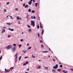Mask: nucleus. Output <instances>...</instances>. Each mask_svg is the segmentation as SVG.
<instances>
[{
    "label": "nucleus",
    "instance_id": "1",
    "mask_svg": "<svg viewBox=\"0 0 73 73\" xmlns=\"http://www.w3.org/2000/svg\"><path fill=\"white\" fill-rule=\"evenodd\" d=\"M11 47V45H9L8 46H7L6 47V49H7V50H9V49H10Z\"/></svg>",
    "mask_w": 73,
    "mask_h": 73
},
{
    "label": "nucleus",
    "instance_id": "2",
    "mask_svg": "<svg viewBox=\"0 0 73 73\" xmlns=\"http://www.w3.org/2000/svg\"><path fill=\"white\" fill-rule=\"evenodd\" d=\"M31 25L33 26V27H35V22L33 21H31Z\"/></svg>",
    "mask_w": 73,
    "mask_h": 73
},
{
    "label": "nucleus",
    "instance_id": "3",
    "mask_svg": "<svg viewBox=\"0 0 73 73\" xmlns=\"http://www.w3.org/2000/svg\"><path fill=\"white\" fill-rule=\"evenodd\" d=\"M53 68L54 69H57V68H58V64H56V65L55 66L53 67Z\"/></svg>",
    "mask_w": 73,
    "mask_h": 73
},
{
    "label": "nucleus",
    "instance_id": "4",
    "mask_svg": "<svg viewBox=\"0 0 73 73\" xmlns=\"http://www.w3.org/2000/svg\"><path fill=\"white\" fill-rule=\"evenodd\" d=\"M16 50V48H15V47H14V48H13L12 49V51L13 52H14Z\"/></svg>",
    "mask_w": 73,
    "mask_h": 73
},
{
    "label": "nucleus",
    "instance_id": "5",
    "mask_svg": "<svg viewBox=\"0 0 73 73\" xmlns=\"http://www.w3.org/2000/svg\"><path fill=\"white\" fill-rule=\"evenodd\" d=\"M5 71H4V72H5V73H6L7 72H9L10 71V70H7L6 68H5Z\"/></svg>",
    "mask_w": 73,
    "mask_h": 73
},
{
    "label": "nucleus",
    "instance_id": "6",
    "mask_svg": "<svg viewBox=\"0 0 73 73\" xmlns=\"http://www.w3.org/2000/svg\"><path fill=\"white\" fill-rule=\"evenodd\" d=\"M5 32V30H4V29H3L2 30V31L1 32V33H4V32Z\"/></svg>",
    "mask_w": 73,
    "mask_h": 73
},
{
    "label": "nucleus",
    "instance_id": "7",
    "mask_svg": "<svg viewBox=\"0 0 73 73\" xmlns=\"http://www.w3.org/2000/svg\"><path fill=\"white\" fill-rule=\"evenodd\" d=\"M42 52H43V53H48V51H43Z\"/></svg>",
    "mask_w": 73,
    "mask_h": 73
},
{
    "label": "nucleus",
    "instance_id": "8",
    "mask_svg": "<svg viewBox=\"0 0 73 73\" xmlns=\"http://www.w3.org/2000/svg\"><path fill=\"white\" fill-rule=\"evenodd\" d=\"M9 29V30H10V31H14V29H11L10 28Z\"/></svg>",
    "mask_w": 73,
    "mask_h": 73
},
{
    "label": "nucleus",
    "instance_id": "9",
    "mask_svg": "<svg viewBox=\"0 0 73 73\" xmlns=\"http://www.w3.org/2000/svg\"><path fill=\"white\" fill-rule=\"evenodd\" d=\"M40 28H43V27H42L41 26V23H40Z\"/></svg>",
    "mask_w": 73,
    "mask_h": 73
},
{
    "label": "nucleus",
    "instance_id": "10",
    "mask_svg": "<svg viewBox=\"0 0 73 73\" xmlns=\"http://www.w3.org/2000/svg\"><path fill=\"white\" fill-rule=\"evenodd\" d=\"M28 5H27L25 6V8H28Z\"/></svg>",
    "mask_w": 73,
    "mask_h": 73
},
{
    "label": "nucleus",
    "instance_id": "11",
    "mask_svg": "<svg viewBox=\"0 0 73 73\" xmlns=\"http://www.w3.org/2000/svg\"><path fill=\"white\" fill-rule=\"evenodd\" d=\"M29 4L30 5H31V4H32V2L30 1L29 3Z\"/></svg>",
    "mask_w": 73,
    "mask_h": 73
},
{
    "label": "nucleus",
    "instance_id": "12",
    "mask_svg": "<svg viewBox=\"0 0 73 73\" xmlns=\"http://www.w3.org/2000/svg\"><path fill=\"white\" fill-rule=\"evenodd\" d=\"M17 53L14 56V57H17Z\"/></svg>",
    "mask_w": 73,
    "mask_h": 73
},
{
    "label": "nucleus",
    "instance_id": "13",
    "mask_svg": "<svg viewBox=\"0 0 73 73\" xmlns=\"http://www.w3.org/2000/svg\"><path fill=\"white\" fill-rule=\"evenodd\" d=\"M31 11V9H29L28 10V12H30Z\"/></svg>",
    "mask_w": 73,
    "mask_h": 73
},
{
    "label": "nucleus",
    "instance_id": "14",
    "mask_svg": "<svg viewBox=\"0 0 73 73\" xmlns=\"http://www.w3.org/2000/svg\"><path fill=\"white\" fill-rule=\"evenodd\" d=\"M58 71V72H61V69H58L57 70Z\"/></svg>",
    "mask_w": 73,
    "mask_h": 73
},
{
    "label": "nucleus",
    "instance_id": "15",
    "mask_svg": "<svg viewBox=\"0 0 73 73\" xmlns=\"http://www.w3.org/2000/svg\"><path fill=\"white\" fill-rule=\"evenodd\" d=\"M35 6L36 7L37 6V5H38V3H35Z\"/></svg>",
    "mask_w": 73,
    "mask_h": 73
},
{
    "label": "nucleus",
    "instance_id": "16",
    "mask_svg": "<svg viewBox=\"0 0 73 73\" xmlns=\"http://www.w3.org/2000/svg\"><path fill=\"white\" fill-rule=\"evenodd\" d=\"M7 25H11V23H7Z\"/></svg>",
    "mask_w": 73,
    "mask_h": 73
},
{
    "label": "nucleus",
    "instance_id": "17",
    "mask_svg": "<svg viewBox=\"0 0 73 73\" xmlns=\"http://www.w3.org/2000/svg\"><path fill=\"white\" fill-rule=\"evenodd\" d=\"M52 72H53L54 73H55V72H56V71L54 70H52Z\"/></svg>",
    "mask_w": 73,
    "mask_h": 73
},
{
    "label": "nucleus",
    "instance_id": "18",
    "mask_svg": "<svg viewBox=\"0 0 73 73\" xmlns=\"http://www.w3.org/2000/svg\"><path fill=\"white\" fill-rule=\"evenodd\" d=\"M22 46V45L21 44H20L19 45V48H20L21 46Z\"/></svg>",
    "mask_w": 73,
    "mask_h": 73
},
{
    "label": "nucleus",
    "instance_id": "19",
    "mask_svg": "<svg viewBox=\"0 0 73 73\" xmlns=\"http://www.w3.org/2000/svg\"><path fill=\"white\" fill-rule=\"evenodd\" d=\"M37 28L38 29H39V28H40V27L39 26V25H38L37 26Z\"/></svg>",
    "mask_w": 73,
    "mask_h": 73
},
{
    "label": "nucleus",
    "instance_id": "20",
    "mask_svg": "<svg viewBox=\"0 0 73 73\" xmlns=\"http://www.w3.org/2000/svg\"><path fill=\"white\" fill-rule=\"evenodd\" d=\"M2 57H3V56H1L0 58V60H1L2 59Z\"/></svg>",
    "mask_w": 73,
    "mask_h": 73
},
{
    "label": "nucleus",
    "instance_id": "21",
    "mask_svg": "<svg viewBox=\"0 0 73 73\" xmlns=\"http://www.w3.org/2000/svg\"><path fill=\"white\" fill-rule=\"evenodd\" d=\"M43 33H44V30H42V35H43Z\"/></svg>",
    "mask_w": 73,
    "mask_h": 73
},
{
    "label": "nucleus",
    "instance_id": "22",
    "mask_svg": "<svg viewBox=\"0 0 73 73\" xmlns=\"http://www.w3.org/2000/svg\"><path fill=\"white\" fill-rule=\"evenodd\" d=\"M44 68H45V69H48V68L46 67H44Z\"/></svg>",
    "mask_w": 73,
    "mask_h": 73
},
{
    "label": "nucleus",
    "instance_id": "23",
    "mask_svg": "<svg viewBox=\"0 0 73 73\" xmlns=\"http://www.w3.org/2000/svg\"><path fill=\"white\" fill-rule=\"evenodd\" d=\"M28 17H29V15H28V14H27V19H28Z\"/></svg>",
    "mask_w": 73,
    "mask_h": 73
},
{
    "label": "nucleus",
    "instance_id": "24",
    "mask_svg": "<svg viewBox=\"0 0 73 73\" xmlns=\"http://www.w3.org/2000/svg\"><path fill=\"white\" fill-rule=\"evenodd\" d=\"M32 57L33 58H35V56H33V54L32 55Z\"/></svg>",
    "mask_w": 73,
    "mask_h": 73
},
{
    "label": "nucleus",
    "instance_id": "25",
    "mask_svg": "<svg viewBox=\"0 0 73 73\" xmlns=\"http://www.w3.org/2000/svg\"><path fill=\"white\" fill-rule=\"evenodd\" d=\"M21 56H20V57L19 58V60L20 61V60H21Z\"/></svg>",
    "mask_w": 73,
    "mask_h": 73
},
{
    "label": "nucleus",
    "instance_id": "26",
    "mask_svg": "<svg viewBox=\"0 0 73 73\" xmlns=\"http://www.w3.org/2000/svg\"><path fill=\"white\" fill-rule=\"evenodd\" d=\"M26 64H27L26 63H24L23 64V66H24L25 65H26Z\"/></svg>",
    "mask_w": 73,
    "mask_h": 73
},
{
    "label": "nucleus",
    "instance_id": "27",
    "mask_svg": "<svg viewBox=\"0 0 73 73\" xmlns=\"http://www.w3.org/2000/svg\"><path fill=\"white\" fill-rule=\"evenodd\" d=\"M38 37H40V34L39 33H38Z\"/></svg>",
    "mask_w": 73,
    "mask_h": 73
},
{
    "label": "nucleus",
    "instance_id": "28",
    "mask_svg": "<svg viewBox=\"0 0 73 73\" xmlns=\"http://www.w3.org/2000/svg\"><path fill=\"white\" fill-rule=\"evenodd\" d=\"M32 13H35V11H34V10L32 11Z\"/></svg>",
    "mask_w": 73,
    "mask_h": 73
},
{
    "label": "nucleus",
    "instance_id": "29",
    "mask_svg": "<svg viewBox=\"0 0 73 73\" xmlns=\"http://www.w3.org/2000/svg\"><path fill=\"white\" fill-rule=\"evenodd\" d=\"M27 27H28V28H31V27L29 25H27Z\"/></svg>",
    "mask_w": 73,
    "mask_h": 73
},
{
    "label": "nucleus",
    "instance_id": "30",
    "mask_svg": "<svg viewBox=\"0 0 73 73\" xmlns=\"http://www.w3.org/2000/svg\"><path fill=\"white\" fill-rule=\"evenodd\" d=\"M13 69V67H12L10 68V69H11V70H12Z\"/></svg>",
    "mask_w": 73,
    "mask_h": 73
},
{
    "label": "nucleus",
    "instance_id": "31",
    "mask_svg": "<svg viewBox=\"0 0 73 73\" xmlns=\"http://www.w3.org/2000/svg\"><path fill=\"white\" fill-rule=\"evenodd\" d=\"M31 47H29L28 49H31Z\"/></svg>",
    "mask_w": 73,
    "mask_h": 73
},
{
    "label": "nucleus",
    "instance_id": "32",
    "mask_svg": "<svg viewBox=\"0 0 73 73\" xmlns=\"http://www.w3.org/2000/svg\"><path fill=\"white\" fill-rule=\"evenodd\" d=\"M17 20H19V16L17 17Z\"/></svg>",
    "mask_w": 73,
    "mask_h": 73
},
{
    "label": "nucleus",
    "instance_id": "33",
    "mask_svg": "<svg viewBox=\"0 0 73 73\" xmlns=\"http://www.w3.org/2000/svg\"><path fill=\"white\" fill-rule=\"evenodd\" d=\"M9 16V17H11V19H13V18H12V16Z\"/></svg>",
    "mask_w": 73,
    "mask_h": 73
},
{
    "label": "nucleus",
    "instance_id": "34",
    "mask_svg": "<svg viewBox=\"0 0 73 73\" xmlns=\"http://www.w3.org/2000/svg\"><path fill=\"white\" fill-rule=\"evenodd\" d=\"M7 11V10H6V9H4V11L5 12L6 11Z\"/></svg>",
    "mask_w": 73,
    "mask_h": 73
},
{
    "label": "nucleus",
    "instance_id": "35",
    "mask_svg": "<svg viewBox=\"0 0 73 73\" xmlns=\"http://www.w3.org/2000/svg\"><path fill=\"white\" fill-rule=\"evenodd\" d=\"M41 68V66H39L38 67V69H40Z\"/></svg>",
    "mask_w": 73,
    "mask_h": 73
},
{
    "label": "nucleus",
    "instance_id": "36",
    "mask_svg": "<svg viewBox=\"0 0 73 73\" xmlns=\"http://www.w3.org/2000/svg\"><path fill=\"white\" fill-rule=\"evenodd\" d=\"M25 4L24 3L23 5V7H25Z\"/></svg>",
    "mask_w": 73,
    "mask_h": 73
},
{
    "label": "nucleus",
    "instance_id": "37",
    "mask_svg": "<svg viewBox=\"0 0 73 73\" xmlns=\"http://www.w3.org/2000/svg\"><path fill=\"white\" fill-rule=\"evenodd\" d=\"M29 32H31V29H29L28 30Z\"/></svg>",
    "mask_w": 73,
    "mask_h": 73
},
{
    "label": "nucleus",
    "instance_id": "38",
    "mask_svg": "<svg viewBox=\"0 0 73 73\" xmlns=\"http://www.w3.org/2000/svg\"><path fill=\"white\" fill-rule=\"evenodd\" d=\"M17 57H16L15 58V60H17Z\"/></svg>",
    "mask_w": 73,
    "mask_h": 73
},
{
    "label": "nucleus",
    "instance_id": "39",
    "mask_svg": "<svg viewBox=\"0 0 73 73\" xmlns=\"http://www.w3.org/2000/svg\"><path fill=\"white\" fill-rule=\"evenodd\" d=\"M60 67H61V68H62V65H60Z\"/></svg>",
    "mask_w": 73,
    "mask_h": 73
},
{
    "label": "nucleus",
    "instance_id": "40",
    "mask_svg": "<svg viewBox=\"0 0 73 73\" xmlns=\"http://www.w3.org/2000/svg\"><path fill=\"white\" fill-rule=\"evenodd\" d=\"M13 45L15 46H16V44H13Z\"/></svg>",
    "mask_w": 73,
    "mask_h": 73
},
{
    "label": "nucleus",
    "instance_id": "41",
    "mask_svg": "<svg viewBox=\"0 0 73 73\" xmlns=\"http://www.w3.org/2000/svg\"><path fill=\"white\" fill-rule=\"evenodd\" d=\"M9 4V2H8L7 3V5H8V4Z\"/></svg>",
    "mask_w": 73,
    "mask_h": 73
},
{
    "label": "nucleus",
    "instance_id": "42",
    "mask_svg": "<svg viewBox=\"0 0 73 73\" xmlns=\"http://www.w3.org/2000/svg\"><path fill=\"white\" fill-rule=\"evenodd\" d=\"M71 70L72 71H73V68L71 69Z\"/></svg>",
    "mask_w": 73,
    "mask_h": 73
},
{
    "label": "nucleus",
    "instance_id": "43",
    "mask_svg": "<svg viewBox=\"0 0 73 73\" xmlns=\"http://www.w3.org/2000/svg\"><path fill=\"white\" fill-rule=\"evenodd\" d=\"M33 3H35V0H33Z\"/></svg>",
    "mask_w": 73,
    "mask_h": 73
},
{
    "label": "nucleus",
    "instance_id": "44",
    "mask_svg": "<svg viewBox=\"0 0 73 73\" xmlns=\"http://www.w3.org/2000/svg\"><path fill=\"white\" fill-rule=\"evenodd\" d=\"M26 64H28V63H29V62H26Z\"/></svg>",
    "mask_w": 73,
    "mask_h": 73
},
{
    "label": "nucleus",
    "instance_id": "45",
    "mask_svg": "<svg viewBox=\"0 0 73 73\" xmlns=\"http://www.w3.org/2000/svg\"><path fill=\"white\" fill-rule=\"evenodd\" d=\"M28 58V57L27 56L25 57V58Z\"/></svg>",
    "mask_w": 73,
    "mask_h": 73
},
{
    "label": "nucleus",
    "instance_id": "46",
    "mask_svg": "<svg viewBox=\"0 0 73 73\" xmlns=\"http://www.w3.org/2000/svg\"><path fill=\"white\" fill-rule=\"evenodd\" d=\"M23 52H24V53H25V51H23Z\"/></svg>",
    "mask_w": 73,
    "mask_h": 73
},
{
    "label": "nucleus",
    "instance_id": "47",
    "mask_svg": "<svg viewBox=\"0 0 73 73\" xmlns=\"http://www.w3.org/2000/svg\"><path fill=\"white\" fill-rule=\"evenodd\" d=\"M63 72H65V70H63Z\"/></svg>",
    "mask_w": 73,
    "mask_h": 73
},
{
    "label": "nucleus",
    "instance_id": "48",
    "mask_svg": "<svg viewBox=\"0 0 73 73\" xmlns=\"http://www.w3.org/2000/svg\"><path fill=\"white\" fill-rule=\"evenodd\" d=\"M33 18L35 19H36V17H34Z\"/></svg>",
    "mask_w": 73,
    "mask_h": 73
},
{
    "label": "nucleus",
    "instance_id": "49",
    "mask_svg": "<svg viewBox=\"0 0 73 73\" xmlns=\"http://www.w3.org/2000/svg\"><path fill=\"white\" fill-rule=\"evenodd\" d=\"M53 61L54 62L56 61V60L54 59H53Z\"/></svg>",
    "mask_w": 73,
    "mask_h": 73
},
{
    "label": "nucleus",
    "instance_id": "50",
    "mask_svg": "<svg viewBox=\"0 0 73 73\" xmlns=\"http://www.w3.org/2000/svg\"><path fill=\"white\" fill-rule=\"evenodd\" d=\"M19 19L20 20H22V19L21 18H19Z\"/></svg>",
    "mask_w": 73,
    "mask_h": 73
},
{
    "label": "nucleus",
    "instance_id": "51",
    "mask_svg": "<svg viewBox=\"0 0 73 73\" xmlns=\"http://www.w3.org/2000/svg\"><path fill=\"white\" fill-rule=\"evenodd\" d=\"M40 42H42V40H40Z\"/></svg>",
    "mask_w": 73,
    "mask_h": 73
},
{
    "label": "nucleus",
    "instance_id": "52",
    "mask_svg": "<svg viewBox=\"0 0 73 73\" xmlns=\"http://www.w3.org/2000/svg\"><path fill=\"white\" fill-rule=\"evenodd\" d=\"M33 16H31V18L32 19H33Z\"/></svg>",
    "mask_w": 73,
    "mask_h": 73
},
{
    "label": "nucleus",
    "instance_id": "53",
    "mask_svg": "<svg viewBox=\"0 0 73 73\" xmlns=\"http://www.w3.org/2000/svg\"><path fill=\"white\" fill-rule=\"evenodd\" d=\"M41 46L42 47H43V46H43V45H42H42H41Z\"/></svg>",
    "mask_w": 73,
    "mask_h": 73
},
{
    "label": "nucleus",
    "instance_id": "54",
    "mask_svg": "<svg viewBox=\"0 0 73 73\" xmlns=\"http://www.w3.org/2000/svg\"><path fill=\"white\" fill-rule=\"evenodd\" d=\"M10 16V15H8V16H7V18H8V16Z\"/></svg>",
    "mask_w": 73,
    "mask_h": 73
},
{
    "label": "nucleus",
    "instance_id": "55",
    "mask_svg": "<svg viewBox=\"0 0 73 73\" xmlns=\"http://www.w3.org/2000/svg\"><path fill=\"white\" fill-rule=\"evenodd\" d=\"M3 28H4V29H5V27H3Z\"/></svg>",
    "mask_w": 73,
    "mask_h": 73
},
{
    "label": "nucleus",
    "instance_id": "56",
    "mask_svg": "<svg viewBox=\"0 0 73 73\" xmlns=\"http://www.w3.org/2000/svg\"><path fill=\"white\" fill-rule=\"evenodd\" d=\"M27 71H29V68H28L27 69Z\"/></svg>",
    "mask_w": 73,
    "mask_h": 73
},
{
    "label": "nucleus",
    "instance_id": "57",
    "mask_svg": "<svg viewBox=\"0 0 73 73\" xmlns=\"http://www.w3.org/2000/svg\"><path fill=\"white\" fill-rule=\"evenodd\" d=\"M16 11H17V10H18V9L17 8V9H16Z\"/></svg>",
    "mask_w": 73,
    "mask_h": 73
},
{
    "label": "nucleus",
    "instance_id": "58",
    "mask_svg": "<svg viewBox=\"0 0 73 73\" xmlns=\"http://www.w3.org/2000/svg\"><path fill=\"white\" fill-rule=\"evenodd\" d=\"M21 41H23V40L22 39H21Z\"/></svg>",
    "mask_w": 73,
    "mask_h": 73
},
{
    "label": "nucleus",
    "instance_id": "59",
    "mask_svg": "<svg viewBox=\"0 0 73 73\" xmlns=\"http://www.w3.org/2000/svg\"><path fill=\"white\" fill-rule=\"evenodd\" d=\"M17 60H16L15 61V62H16L17 61Z\"/></svg>",
    "mask_w": 73,
    "mask_h": 73
},
{
    "label": "nucleus",
    "instance_id": "60",
    "mask_svg": "<svg viewBox=\"0 0 73 73\" xmlns=\"http://www.w3.org/2000/svg\"><path fill=\"white\" fill-rule=\"evenodd\" d=\"M30 1H31V2H32V1H33V0H30Z\"/></svg>",
    "mask_w": 73,
    "mask_h": 73
},
{
    "label": "nucleus",
    "instance_id": "61",
    "mask_svg": "<svg viewBox=\"0 0 73 73\" xmlns=\"http://www.w3.org/2000/svg\"><path fill=\"white\" fill-rule=\"evenodd\" d=\"M11 37V36H8V37Z\"/></svg>",
    "mask_w": 73,
    "mask_h": 73
},
{
    "label": "nucleus",
    "instance_id": "62",
    "mask_svg": "<svg viewBox=\"0 0 73 73\" xmlns=\"http://www.w3.org/2000/svg\"><path fill=\"white\" fill-rule=\"evenodd\" d=\"M27 45H28V46H29V44H27Z\"/></svg>",
    "mask_w": 73,
    "mask_h": 73
},
{
    "label": "nucleus",
    "instance_id": "63",
    "mask_svg": "<svg viewBox=\"0 0 73 73\" xmlns=\"http://www.w3.org/2000/svg\"><path fill=\"white\" fill-rule=\"evenodd\" d=\"M48 57H49V58H50V56H48Z\"/></svg>",
    "mask_w": 73,
    "mask_h": 73
},
{
    "label": "nucleus",
    "instance_id": "64",
    "mask_svg": "<svg viewBox=\"0 0 73 73\" xmlns=\"http://www.w3.org/2000/svg\"><path fill=\"white\" fill-rule=\"evenodd\" d=\"M49 50H51L50 49V48H49Z\"/></svg>",
    "mask_w": 73,
    "mask_h": 73
}]
</instances>
